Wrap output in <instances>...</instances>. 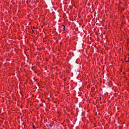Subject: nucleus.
<instances>
[{
    "instance_id": "0eeeda50",
    "label": "nucleus",
    "mask_w": 129,
    "mask_h": 129,
    "mask_svg": "<svg viewBox=\"0 0 129 129\" xmlns=\"http://www.w3.org/2000/svg\"><path fill=\"white\" fill-rule=\"evenodd\" d=\"M33 129H35V128H33Z\"/></svg>"
},
{
    "instance_id": "39448f33",
    "label": "nucleus",
    "mask_w": 129,
    "mask_h": 129,
    "mask_svg": "<svg viewBox=\"0 0 129 129\" xmlns=\"http://www.w3.org/2000/svg\"><path fill=\"white\" fill-rule=\"evenodd\" d=\"M100 99L101 100V97H100Z\"/></svg>"
},
{
    "instance_id": "20e7f679",
    "label": "nucleus",
    "mask_w": 129,
    "mask_h": 129,
    "mask_svg": "<svg viewBox=\"0 0 129 129\" xmlns=\"http://www.w3.org/2000/svg\"><path fill=\"white\" fill-rule=\"evenodd\" d=\"M33 128H35V126L33 125Z\"/></svg>"
},
{
    "instance_id": "f03ea898",
    "label": "nucleus",
    "mask_w": 129,
    "mask_h": 129,
    "mask_svg": "<svg viewBox=\"0 0 129 129\" xmlns=\"http://www.w3.org/2000/svg\"><path fill=\"white\" fill-rule=\"evenodd\" d=\"M63 30H64V31H65V30H66L65 26L63 27Z\"/></svg>"
},
{
    "instance_id": "f257e3e1",
    "label": "nucleus",
    "mask_w": 129,
    "mask_h": 129,
    "mask_svg": "<svg viewBox=\"0 0 129 129\" xmlns=\"http://www.w3.org/2000/svg\"><path fill=\"white\" fill-rule=\"evenodd\" d=\"M128 59L127 60H125V62H129V57L128 58Z\"/></svg>"
},
{
    "instance_id": "7ed1b4c3",
    "label": "nucleus",
    "mask_w": 129,
    "mask_h": 129,
    "mask_svg": "<svg viewBox=\"0 0 129 129\" xmlns=\"http://www.w3.org/2000/svg\"><path fill=\"white\" fill-rule=\"evenodd\" d=\"M33 29H36V27H35V26H33Z\"/></svg>"
},
{
    "instance_id": "423d86ee",
    "label": "nucleus",
    "mask_w": 129,
    "mask_h": 129,
    "mask_svg": "<svg viewBox=\"0 0 129 129\" xmlns=\"http://www.w3.org/2000/svg\"><path fill=\"white\" fill-rule=\"evenodd\" d=\"M62 26H63V27H64V26H65V25H62Z\"/></svg>"
}]
</instances>
